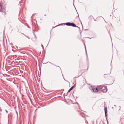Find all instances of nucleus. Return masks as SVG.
Here are the masks:
<instances>
[{
	"mask_svg": "<svg viewBox=\"0 0 124 124\" xmlns=\"http://www.w3.org/2000/svg\"><path fill=\"white\" fill-rule=\"evenodd\" d=\"M66 25L67 26H71L72 27H77L79 29H80V28L78 27V26H77L75 24L73 23H70V22H67L65 23Z\"/></svg>",
	"mask_w": 124,
	"mask_h": 124,
	"instance_id": "obj_1",
	"label": "nucleus"
},
{
	"mask_svg": "<svg viewBox=\"0 0 124 124\" xmlns=\"http://www.w3.org/2000/svg\"><path fill=\"white\" fill-rule=\"evenodd\" d=\"M89 89L91 90L93 92L97 93L98 91L97 88L95 87L94 86H90L89 87Z\"/></svg>",
	"mask_w": 124,
	"mask_h": 124,
	"instance_id": "obj_2",
	"label": "nucleus"
},
{
	"mask_svg": "<svg viewBox=\"0 0 124 124\" xmlns=\"http://www.w3.org/2000/svg\"><path fill=\"white\" fill-rule=\"evenodd\" d=\"M107 91V88L106 86L103 85L101 90V91L103 93L106 92Z\"/></svg>",
	"mask_w": 124,
	"mask_h": 124,
	"instance_id": "obj_3",
	"label": "nucleus"
},
{
	"mask_svg": "<svg viewBox=\"0 0 124 124\" xmlns=\"http://www.w3.org/2000/svg\"><path fill=\"white\" fill-rule=\"evenodd\" d=\"M105 113V116L106 119H107V109L106 107H105L104 108Z\"/></svg>",
	"mask_w": 124,
	"mask_h": 124,
	"instance_id": "obj_4",
	"label": "nucleus"
},
{
	"mask_svg": "<svg viewBox=\"0 0 124 124\" xmlns=\"http://www.w3.org/2000/svg\"><path fill=\"white\" fill-rule=\"evenodd\" d=\"M103 85H101L100 86H97V88L98 89V91H101L102 87Z\"/></svg>",
	"mask_w": 124,
	"mask_h": 124,
	"instance_id": "obj_5",
	"label": "nucleus"
},
{
	"mask_svg": "<svg viewBox=\"0 0 124 124\" xmlns=\"http://www.w3.org/2000/svg\"><path fill=\"white\" fill-rule=\"evenodd\" d=\"M74 86H72L68 90V92H70V91H71L73 88Z\"/></svg>",
	"mask_w": 124,
	"mask_h": 124,
	"instance_id": "obj_6",
	"label": "nucleus"
},
{
	"mask_svg": "<svg viewBox=\"0 0 124 124\" xmlns=\"http://www.w3.org/2000/svg\"><path fill=\"white\" fill-rule=\"evenodd\" d=\"M84 45L85 46V48L86 52V55H87V51H86V46H85V43H84Z\"/></svg>",
	"mask_w": 124,
	"mask_h": 124,
	"instance_id": "obj_7",
	"label": "nucleus"
},
{
	"mask_svg": "<svg viewBox=\"0 0 124 124\" xmlns=\"http://www.w3.org/2000/svg\"><path fill=\"white\" fill-rule=\"evenodd\" d=\"M79 76H77V77H75V78H76V77H79Z\"/></svg>",
	"mask_w": 124,
	"mask_h": 124,
	"instance_id": "obj_8",
	"label": "nucleus"
},
{
	"mask_svg": "<svg viewBox=\"0 0 124 124\" xmlns=\"http://www.w3.org/2000/svg\"><path fill=\"white\" fill-rule=\"evenodd\" d=\"M27 37L29 39H30V38L29 37Z\"/></svg>",
	"mask_w": 124,
	"mask_h": 124,
	"instance_id": "obj_9",
	"label": "nucleus"
},
{
	"mask_svg": "<svg viewBox=\"0 0 124 124\" xmlns=\"http://www.w3.org/2000/svg\"><path fill=\"white\" fill-rule=\"evenodd\" d=\"M110 73H111V72H110L108 74H110Z\"/></svg>",
	"mask_w": 124,
	"mask_h": 124,
	"instance_id": "obj_10",
	"label": "nucleus"
},
{
	"mask_svg": "<svg viewBox=\"0 0 124 124\" xmlns=\"http://www.w3.org/2000/svg\"><path fill=\"white\" fill-rule=\"evenodd\" d=\"M81 23H82L81 21ZM81 24H82V23H81Z\"/></svg>",
	"mask_w": 124,
	"mask_h": 124,
	"instance_id": "obj_11",
	"label": "nucleus"
},
{
	"mask_svg": "<svg viewBox=\"0 0 124 124\" xmlns=\"http://www.w3.org/2000/svg\"><path fill=\"white\" fill-rule=\"evenodd\" d=\"M41 46H42H42H43V45H41Z\"/></svg>",
	"mask_w": 124,
	"mask_h": 124,
	"instance_id": "obj_12",
	"label": "nucleus"
},
{
	"mask_svg": "<svg viewBox=\"0 0 124 124\" xmlns=\"http://www.w3.org/2000/svg\"><path fill=\"white\" fill-rule=\"evenodd\" d=\"M88 38H89L90 39H91V38H89V37H88Z\"/></svg>",
	"mask_w": 124,
	"mask_h": 124,
	"instance_id": "obj_13",
	"label": "nucleus"
},
{
	"mask_svg": "<svg viewBox=\"0 0 124 124\" xmlns=\"http://www.w3.org/2000/svg\"><path fill=\"white\" fill-rule=\"evenodd\" d=\"M49 62V63H51V62Z\"/></svg>",
	"mask_w": 124,
	"mask_h": 124,
	"instance_id": "obj_14",
	"label": "nucleus"
},
{
	"mask_svg": "<svg viewBox=\"0 0 124 124\" xmlns=\"http://www.w3.org/2000/svg\"><path fill=\"white\" fill-rule=\"evenodd\" d=\"M114 106H116L115 105H114Z\"/></svg>",
	"mask_w": 124,
	"mask_h": 124,
	"instance_id": "obj_15",
	"label": "nucleus"
},
{
	"mask_svg": "<svg viewBox=\"0 0 124 124\" xmlns=\"http://www.w3.org/2000/svg\"><path fill=\"white\" fill-rule=\"evenodd\" d=\"M64 80H65V79H64Z\"/></svg>",
	"mask_w": 124,
	"mask_h": 124,
	"instance_id": "obj_16",
	"label": "nucleus"
}]
</instances>
